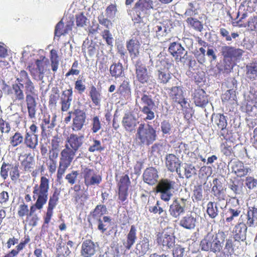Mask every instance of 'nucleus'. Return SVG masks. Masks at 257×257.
<instances>
[{
    "instance_id": "obj_26",
    "label": "nucleus",
    "mask_w": 257,
    "mask_h": 257,
    "mask_svg": "<svg viewBox=\"0 0 257 257\" xmlns=\"http://www.w3.org/2000/svg\"><path fill=\"white\" fill-rule=\"evenodd\" d=\"M246 217V222L245 223L248 227H252L254 225V221L257 220V206H249L248 208Z\"/></svg>"
},
{
    "instance_id": "obj_57",
    "label": "nucleus",
    "mask_w": 257,
    "mask_h": 257,
    "mask_svg": "<svg viewBox=\"0 0 257 257\" xmlns=\"http://www.w3.org/2000/svg\"><path fill=\"white\" fill-rule=\"evenodd\" d=\"M101 181V177L99 175L94 174L85 183L86 186H91L95 184H98Z\"/></svg>"
},
{
    "instance_id": "obj_38",
    "label": "nucleus",
    "mask_w": 257,
    "mask_h": 257,
    "mask_svg": "<svg viewBox=\"0 0 257 257\" xmlns=\"http://www.w3.org/2000/svg\"><path fill=\"white\" fill-rule=\"evenodd\" d=\"M149 212L154 214H158L161 217L167 215L166 211L161 207V202L157 200L156 203L153 206H150L148 208Z\"/></svg>"
},
{
    "instance_id": "obj_7",
    "label": "nucleus",
    "mask_w": 257,
    "mask_h": 257,
    "mask_svg": "<svg viewBox=\"0 0 257 257\" xmlns=\"http://www.w3.org/2000/svg\"><path fill=\"white\" fill-rule=\"evenodd\" d=\"M136 74L137 80L144 85H150L154 83L153 77L149 74L145 65L140 60L135 64Z\"/></svg>"
},
{
    "instance_id": "obj_16",
    "label": "nucleus",
    "mask_w": 257,
    "mask_h": 257,
    "mask_svg": "<svg viewBox=\"0 0 257 257\" xmlns=\"http://www.w3.org/2000/svg\"><path fill=\"white\" fill-rule=\"evenodd\" d=\"M158 178V172L155 168H147L144 172V181L150 185H154L157 183Z\"/></svg>"
},
{
    "instance_id": "obj_37",
    "label": "nucleus",
    "mask_w": 257,
    "mask_h": 257,
    "mask_svg": "<svg viewBox=\"0 0 257 257\" xmlns=\"http://www.w3.org/2000/svg\"><path fill=\"white\" fill-rule=\"evenodd\" d=\"M246 77L250 80L257 79V66L254 64H250L246 66Z\"/></svg>"
},
{
    "instance_id": "obj_39",
    "label": "nucleus",
    "mask_w": 257,
    "mask_h": 257,
    "mask_svg": "<svg viewBox=\"0 0 257 257\" xmlns=\"http://www.w3.org/2000/svg\"><path fill=\"white\" fill-rule=\"evenodd\" d=\"M206 212L210 218H215L219 212L217 203L209 202L207 205Z\"/></svg>"
},
{
    "instance_id": "obj_36",
    "label": "nucleus",
    "mask_w": 257,
    "mask_h": 257,
    "mask_svg": "<svg viewBox=\"0 0 257 257\" xmlns=\"http://www.w3.org/2000/svg\"><path fill=\"white\" fill-rule=\"evenodd\" d=\"M89 96L91 99L92 102L96 106L100 105V103L101 100V95L100 93L97 90L96 88L93 85L90 87Z\"/></svg>"
},
{
    "instance_id": "obj_29",
    "label": "nucleus",
    "mask_w": 257,
    "mask_h": 257,
    "mask_svg": "<svg viewBox=\"0 0 257 257\" xmlns=\"http://www.w3.org/2000/svg\"><path fill=\"white\" fill-rule=\"evenodd\" d=\"M212 121H214V123L216 124L219 128L223 131L226 128L227 122L226 116L223 114L217 113L213 114L212 115Z\"/></svg>"
},
{
    "instance_id": "obj_44",
    "label": "nucleus",
    "mask_w": 257,
    "mask_h": 257,
    "mask_svg": "<svg viewBox=\"0 0 257 257\" xmlns=\"http://www.w3.org/2000/svg\"><path fill=\"white\" fill-rule=\"evenodd\" d=\"M162 242L163 246H167L168 248L172 247L175 243V237L173 234H168L167 233H163L162 234Z\"/></svg>"
},
{
    "instance_id": "obj_18",
    "label": "nucleus",
    "mask_w": 257,
    "mask_h": 257,
    "mask_svg": "<svg viewBox=\"0 0 257 257\" xmlns=\"http://www.w3.org/2000/svg\"><path fill=\"white\" fill-rule=\"evenodd\" d=\"M121 122L125 130L128 132H133L137 124L139 123L137 121L136 117L130 113H125Z\"/></svg>"
},
{
    "instance_id": "obj_6",
    "label": "nucleus",
    "mask_w": 257,
    "mask_h": 257,
    "mask_svg": "<svg viewBox=\"0 0 257 257\" xmlns=\"http://www.w3.org/2000/svg\"><path fill=\"white\" fill-rule=\"evenodd\" d=\"M188 208V201L184 198H175L169 206V212L173 218L178 219L183 215Z\"/></svg>"
},
{
    "instance_id": "obj_2",
    "label": "nucleus",
    "mask_w": 257,
    "mask_h": 257,
    "mask_svg": "<svg viewBox=\"0 0 257 257\" xmlns=\"http://www.w3.org/2000/svg\"><path fill=\"white\" fill-rule=\"evenodd\" d=\"M158 138L156 127H154L151 122H142L137 130L136 139L140 146H149Z\"/></svg>"
},
{
    "instance_id": "obj_33",
    "label": "nucleus",
    "mask_w": 257,
    "mask_h": 257,
    "mask_svg": "<svg viewBox=\"0 0 257 257\" xmlns=\"http://www.w3.org/2000/svg\"><path fill=\"white\" fill-rule=\"evenodd\" d=\"M95 222L97 223V228L101 232L104 233L107 229L106 226L111 222V218L109 216H104L102 219L99 218L97 219H93Z\"/></svg>"
},
{
    "instance_id": "obj_17",
    "label": "nucleus",
    "mask_w": 257,
    "mask_h": 257,
    "mask_svg": "<svg viewBox=\"0 0 257 257\" xmlns=\"http://www.w3.org/2000/svg\"><path fill=\"white\" fill-rule=\"evenodd\" d=\"M72 88L71 87L62 92L60 98L62 111H66L70 108L72 101Z\"/></svg>"
},
{
    "instance_id": "obj_23",
    "label": "nucleus",
    "mask_w": 257,
    "mask_h": 257,
    "mask_svg": "<svg viewBox=\"0 0 257 257\" xmlns=\"http://www.w3.org/2000/svg\"><path fill=\"white\" fill-rule=\"evenodd\" d=\"M83 139L84 136L83 135L78 136L75 134H72L68 137L67 142L70 146V148L72 150L77 151L82 145Z\"/></svg>"
},
{
    "instance_id": "obj_27",
    "label": "nucleus",
    "mask_w": 257,
    "mask_h": 257,
    "mask_svg": "<svg viewBox=\"0 0 257 257\" xmlns=\"http://www.w3.org/2000/svg\"><path fill=\"white\" fill-rule=\"evenodd\" d=\"M137 229L135 225H132L130 230L127 235L126 241L123 242L126 249H130L137 240Z\"/></svg>"
},
{
    "instance_id": "obj_35",
    "label": "nucleus",
    "mask_w": 257,
    "mask_h": 257,
    "mask_svg": "<svg viewBox=\"0 0 257 257\" xmlns=\"http://www.w3.org/2000/svg\"><path fill=\"white\" fill-rule=\"evenodd\" d=\"M150 249L149 239L147 238H144L137 244L136 249L140 255L146 254Z\"/></svg>"
},
{
    "instance_id": "obj_45",
    "label": "nucleus",
    "mask_w": 257,
    "mask_h": 257,
    "mask_svg": "<svg viewBox=\"0 0 257 257\" xmlns=\"http://www.w3.org/2000/svg\"><path fill=\"white\" fill-rule=\"evenodd\" d=\"M157 109L156 108L140 107L141 112L146 115V117L144 118V120L146 121L152 120L155 118V113L157 111Z\"/></svg>"
},
{
    "instance_id": "obj_25",
    "label": "nucleus",
    "mask_w": 257,
    "mask_h": 257,
    "mask_svg": "<svg viewBox=\"0 0 257 257\" xmlns=\"http://www.w3.org/2000/svg\"><path fill=\"white\" fill-rule=\"evenodd\" d=\"M168 51L175 59L183 55L184 53L186 54V51L181 44L176 42L170 43Z\"/></svg>"
},
{
    "instance_id": "obj_60",
    "label": "nucleus",
    "mask_w": 257,
    "mask_h": 257,
    "mask_svg": "<svg viewBox=\"0 0 257 257\" xmlns=\"http://www.w3.org/2000/svg\"><path fill=\"white\" fill-rule=\"evenodd\" d=\"M70 165L66 164V163L59 162V166L57 171V178L58 179H61L63 177L66 170Z\"/></svg>"
},
{
    "instance_id": "obj_56",
    "label": "nucleus",
    "mask_w": 257,
    "mask_h": 257,
    "mask_svg": "<svg viewBox=\"0 0 257 257\" xmlns=\"http://www.w3.org/2000/svg\"><path fill=\"white\" fill-rule=\"evenodd\" d=\"M130 180L127 175L122 176L118 183L119 189H128Z\"/></svg>"
},
{
    "instance_id": "obj_55",
    "label": "nucleus",
    "mask_w": 257,
    "mask_h": 257,
    "mask_svg": "<svg viewBox=\"0 0 257 257\" xmlns=\"http://www.w3.org/2000/svg\"><path fill=\"white\" fill-rule=\"evenodd\" d=\"M102 37L105 40L106 44L112 48L113 45V38L111 33L108 30H105L102 32Z\"/></svg>"
},
{
    "instance_id": "obj_50",
    "label": "nucleus",
    "mask_w": 257,
    "mask_h": 257,
    "mask_svg": "<svg viewBox=\"0 0 257 257\" xmlns=\"http://www.w3.org/2000/svg\"><path fill=\"white\" fill-rule=\"evenodd\" d=\"M10 143L14 147H17L23 142L24 138L20 133H16L10 139Z\"/></svg>"
},
{
    "instance_id": "obj_64",
    "label": "nucleus",
    "mask_w": 257,
    "mask_h": 257,
    "mask_svg": "<svg viewBox=\"0 0 257 257\" xmlns=\"http://www.w3.org/2000/svg\"><path fill=\"white\" fill-rule=\"evenodd\" d=\"M185 249L183 247H182L180 245H176L173 250V257H183Z\"/></svg>"
},
{
    "instance_id": "obj_32",
    "label": "nucleus",
    "mask_w": 257,
    "mask_h": 257,
    "mask_svg": "<svg viewBox=\"0 0 257 257\" xmlns=\"http://www.w3.org/2000/svg\"><path fill=\"white\" fill-rule=\"evenodd\" d=\"M24 143L27 147L32 149H35L38 144L37 135L27 132L24 139Z\"/></svg>"
},
{
    "instance_id": "obj_40",
    "label": "nucleus",
    "mask_w": 257,
    "mask_h": 257,
    "mask_svg": "<svg viewBox=\"0 0 257 257\" xmlns=\"http://www.w3.org/2000/svg\"><path fill=\"white\" fill-rule=\"evenodd\" d=\"M107 212L106 207L104 205H97L90 214L93 219L101 218V216Z\"/></svg>"
},
{
    "instance_id": "obj_10",
    "label": "nucleus",
    "mask_w": 257,
    "mask_h": 257,
    "mask_svg": "<svg viewBox=\"0 0 257 257\" xmlns=\"http://www.w3.org/2000/svg\"><path fill=\"white\" fill-rule=\"evenodd\" d=\"M154 2L152 0H139L134 7L136 14L147 17L150 15V10L153 9Z\"/></svg>"
},
{
    "instance_id": "obj_28",
    "label": "nucleus",
    "mask_w": 257,
    "mask_h": 257,
    "mask_svg": "<svg viewBox=\"0 0 257 257\" xmlns=\"http://www.w3.org/2000/svg\"><path fill=\"white\" fill-rule=\"evenodd\" d=\"M233 63L230 62V61H224L223 59L222 63H218L216 66V68L217 71V73L220 74H228L230 72L231 70L233 69Z\"/></svg>"
},
{
    "instance_id": "obj_14",
    "label": "nucleus",
    "mask_w": 257,
    "mask_h": 257,
    "mask_svg": "<svg viewBox=\"0 0 257 257\" xmlns=\"http://www.w3.org/2000/svg\"><path fill=\"white\" fill-rule=\"evenodd\" d=\"M243 215H240V218H241V220L242 219ZM247 225H246L244 222L242 221H241V219H239L238 223L236 224L234 229V238H236L237 239L240 240L242 241L243 243V240H246V232L247 229Z\"/></svg>"
},
{
    "instance_id": "obj_42",
    "label": "nucleus",
    "mask_w": 257,
    "mask_h": 257,
    "mask_svg": "<svg viewBox=\"0 0 257 257\" xmlns=\"http://www.w3.org/2000/svg\"><path fill=\"white\" fill-rule=\"evenodd\" d=\"M55 116H54L50 122V116L48 117H45L43 119V122L41 124V127L42 130V132H44L46 131H51L53 129L54 126H55Z\"/></svg>"
},
{
    "instance_id": "obj_31",
    "label": "nucleus",
    "mask_w": 257,
    "mask_h": 257,
    "mask_svg": "<svg viewBox=\"0 0 257 257\" xmlns=\"http://www.w3.org/2000/svg\"><path fill=\"white\" fill-rule=\"evenodd\" d=\"M109 72L112 77L118 78L121 76L123 72L122 64L119 62L113 63L110 66Z\"/></svg>"
},
{
    "instance_id": "obj_4",
    "label": "nucleus",
    "mask_w": 257,
    "mask_h": 257,
    "mask_svg": "<svg viewBox=\"0 0 257 257\" xmlns=\"http://www.w3.org/2000/svg\"><path fill=\"white\" fill-rule=\"evenodd\" d=\"M176 183L169 179H161L156 186V192L160 193V198L165 202H168L175 193Z\"/></svg>"
},
{
    "instance_id": "obj_54",
    "label": "nucleus",
    "mask_w": 257,
    "mask_h": 257,
    "mask_svg": "<svg viewBox=\"0 0 257 257\" xmlns=\"http://www.w3.org/2000/svg\"><path fill=\"white\" fill-rule=\"evenodd\" d=\"M236 98L235 91L233 89H229L222 94L221 99L222 101H233Z\"/></svg>"
},
{
    "instance_id": "obj_15",
    "label": "nucleus",
    "mask_w": 257,
    "mask_h": 257,
    "mask_svg": "<svg viewBox=\"0 0 257 257\" xmlns=\"http://www.w3.org/2000/svg\"><path fill=\"white\" fill-rule=\"evenodd\" d=\"M170 90V96L173 101L179 103L181 106L183 107L187 103V101L183 95V87L174 86L171 88Z\"/></svg>"
},
{
    "instance_id": "obj_30",
    "label": "nucleus",
    "mask_w": 257,
    "mask_h": 257,
    "mask_svg": "<svg viewBox=\"0 0 257 257\" xmlns=\"http://www.w3.org/2000/svg\"><path fill=\"white\" fill-rule=\"evenodd\" d=\"M23 89V84L20 82H17V83L12 85V90L16 100L18 101H23L24 100L25 93Z\"/></svg>"
},
{
    "instance_id": "obj_47",
    "label": "nucleus",
    "mask_w": 257,
    "mask_h": 257,
    "mask_svg": "<svg viewBox=\"0 0 257 257\" xmlns=\"http://www.w3.org/2000/svg\"><path fill=\"white\" fill-rule=\"evenodd\" d=\"M156 75L158 76L160 82L163 83H167L171 78L169 73L164 69L158 70Z\"/></svg>"
},
{
    "instance_id": "obj_8",
    "label": "nucleus",
    "mask_w": 257,
    "mask_h": 257,
    "mask_svg": "<svg viewBox=\"0 0 257 257\" xmlns=\"http://www.w3.org/2000/svg\"><path fill=\"white\" fill-rule=\"evenodd\" d=\"M220 53L223 57L224 61L233 63V59H238L241 57L244 51L239 48L224 45L220 47Z\"/></svg>"
},
{
    "instance_id": "obj_22",
    "label": "nucleus",
    "mask_w": 257,
    "mask_h": 257,
    "mask_svg": "<svg viewBox=\"0 0 257 257\" xmlns=\"http://www.w3.org/2000/svg\"><path fill=\"white\" fill-rule=\"evenodd\" d=\"M126 48L131 57L134 59L139 55L140 43L137 39H132L126 42Z\"/></svg>"
},
{
    "instance_id": "obj_12",
    "label": "nucleus",
    "mask_w": 257,
    "mask_h": 257,
    "mask_svg": "<svg viewBox=\"0 0 257 257\" xmlns=\"http://www.w3.org/2000/svg\"><path fill=\"white\" fill-rule=\"evenodd\" d=\"M73 114H75V117L73 119L72 130L74 131H80L85 122V112L76 109L74 110Z\"/></svg>"
},
{
    "instance_id": "obj_43",
    "label": "nucleus",
    "mask_w": 257,
    "mask_h": 257,
    "mask_svg": "<svg viewBox=\"0 0 257 257\" xmlns=\"http://www.w3.org/2000/svg\"><path fill=\"white\" fill-rule=\"evenodd\" d=\"M183 168L184 170V175L187 179L197 174V169L192 164L185 163Z\"/></svg>"
},
{
    "instance_id": "obj_53",
    "label": "nucleus",
    "mask_w": 257,
    "mask_h": 257,
    "mask_svg": "<svg viewBox=\"0 0 257 257\" xmlns=\"http://www.w3.org/2000/svg\"><path fill=\"white\" fill-rule=\"evenodd\" d=\"M187 23L193 27L196 30L201 32L203 29V25L201 23L196 19L192 17L188 18L187 19Z\"/></svg>"
},
{
    "instance_id": "obj_34",
    "label": "nucleus",
    "mask_w": 257,
    "mask_h": 257,
    "mask_svg": "<svg viewBox=\"0 0 257 257\" xmlns=\"http://www.w3.org/2000/svg\"><path fill=\"white\" fill-rule=\"evenodd\" d=\"M241 213V208L240 207L235 208L230 207L228 208L225 215L227 216L226 221L231 222L234 218L238 217Z\"/></svg>"
},
{
    "instance_id": "obj_20",
    "label": "nucleus",
    "mask_w": 257,
    "mask_h": 257,
    "mask_svg": "<svg viewBox=\"0 0 257 257\" xmlns=\"http://www.w3.org/2000/svg\"><path fill=\"white\" fill-rule=\"evenodd\" d=\"M196 222V215L190 213L182 217L179 224L185 229H192L195 228Z\"/></svg>"
},
{
    "instance_id": "obj_11",
    "label": "nucleus",
    "mask_w": 257,
    "mask_h": 257,
    "mask_svg": "<svg viewBox=\"0 0 257 257\" xmlns=\"http://www.w3.org/2000/svg\"><path fill=\"white\" fill-rule=\"evenodd\" d=\"M142 107L151 108L157 109V104H156V95L151 92L143 91L140 92Z\"/></svg>"
},
{
    "instance_id": "obj_13",
    "label": "nucleus",
    "mask_w": 257,
    "mask_h": 257,
    "mask_svg": "<svg viewBox=\"0 0 257 257\" xmlns=\"http://www.w3.org/2000/svg\"><path fill=\"white\" fill-rule=\"evenodd\" d=\"M232 172L238 177H242L247 175L250 169L247 166L238 160L234 161L230 163Z\"/></svg>"
},
{
    "instance_id": "obj_46",
    "label": "nucleus",
    "mask_w": 257,
    "mask_h": 257,
    "mask_svg": "<svg viewBox=\"0 0 257 257\" xmlns=\"http://www.w3.org/2000/svg\"><path fill=\"white\" fill-rule=\"evenodd\" d=\"M131 90L129 82L126 80H124L122 82L118 89V92L124 96L130 95Z\"/></svg>"
},
{
    "instance_id": "obj_24",
    "label": "nucleus",
    "mask_w": 257,
    "mask_h": 257,
    "mask_svg": "<svg viewBox=\"0 0 257 257\" xmlns=\"http://www.w3.org/2000/svg\"><path fill=\"white\" fill-rule=\"evenodd\" d=\"M66 148L61 152L60 162L70 165L76 151L70 148L68 145H66Z\"/></svg>"
},
{
    "instance_id": "obj_52",
    "label": "nucleus",
    "mask_w": 257,
    "mask_h": 257,
    "mask_svg": "<svg viewBox=\"0 0 257 257\" xmlns=\"http://www.w3.org/2000/svg\"><path fill=\"white\" fill-rule=\"evenodd\" d=\"M232 242L234 250H237V252H239V251H242L243 248L247 245V243L245 240H244L243 243L242 241L237 239L236 238H234V240H232Z\"/></svg>"
},
{
    "instance_id": "obj_19",
    "label": "nucleus",
    "mask_w": 257,
    "mask_h": 257,
    "mask_svg": "<svg viewBox=\"0 0 257 257\" xmlns=\"http://www.w3.org/2000/svg\"><path fill=\"white\" fill-rule=\"evenodd\" d=\"M96 246L91 240L84 241L81 245V254L83 257H91L96 251Z\"/></svg>"
},
{
    "instance_id": "obj_9",
    "label": "nucleus",
    "mask_w": 257,
    "mask_h": 257,
    "mask_svg": "<svg viewBox=\"0 0 257 257\" xmlns=\"http://www.w3.org/2000/svg\"><path fill=\"white\" fill-rule=\"evenodd\" d=\"M182 162L176 155L173 154H167L165 157V165L168 171L171 172H176L181 177V165Z\"/></svg>"
},
{
    "instance_id": "obj_58",
    "label": "nucleus",
    "mask_w": 257,
    "mask_h": 257,
    "mask_svg": "<svg viewBox=\"0 0 257 257\" xmlns=\"http://www.w3.org/2000/svg\"><path fill=\"white\" fill-rule=\"evenodd\" d=\"M76 23L78 27H84L88 23V20L83 14H80L76 16Z\"/></svg>"
},
{
    "instance_id": "obj_3",
    "label": "nucleus",
    "mask_w": 257,
    "mask_h": 257,
    "mask_svg": "<svg viewBox=\"0 0 257 257\" xmlns=\"http://www.w3.org/2000/svg\"><path fill=\"white\" fill-rule=\"evenodd\" d=\"M224 239L219 235L208 232L201 241L200 246L202 250L218 254L222 250Z\"/></svg>"
},
{
    "instance_id": "obj_21",
    "label": "nucleus",
    "mask_w": 257,
    "mask_h": 257,
    "mask_svg": "<svg viewBox=\"0 0 257 257\" xmlns=\"http://www.w3.org/2000/svg\"><path fill=\"white\" fill-rule=\"evenodd\" d=\"M193 99L196 105L201 107H204L208 102L206 94L202 89L195 91Z\"/></svg>"
},
{
    "instance_id": "obj_41",
    "label": "nucleus",
    "mask_w": 257,
    "mask_h": 257,
    "mask_svg": "<svg viewBox=\"0 0 257 257\" xmlns=\"http://www.w3.org/2000/svg\"><path fill=\"white\" fill-rule=\"evenodd\" d=\"M26 158L22 161V165L24 167L25 171H30L34 166V158L31 154H26Z\"/></svg>"
},
{
    "instance_id": "obj_48",
    "label": "nucleus",
    "mask_w": 257,
    "mask_h": 257,
    "mask_svg": "<svg viewBox=\"0 0 257 257\" xmlns=\"http://www.w3.org/2000/svg\"><path fill=\"white\" fill-rule=\"evenodd\" d=\"M246 112L251 116L257 117V102H247L245 106Z\"/></svg>"
},
{
    "instance_id": "obj_1",
    "label": "nucleus",
    "mask_w": 257,
    "mask_h": 257,
    "mask_svg": "<svg viewBox=\"0 0 257 257\" xmlns=\"http://www.w3.org/2000/svg\"><path fill=\"white\" fill-rule=\"evenodd\" d=\"M16 82H20L22 83L23 88L25 89L29 117L31 119L35 118L37 110L36 98L38 94L34 83L31 80L28 73L25 70L20 71L16 79Z\"/></svg>"
},
{
    "instance_id": "obj_61",
    "label": "nucleus",
    "mask_w": 257,
    "mask_h": 257,
    "mask_svg": "<svg viewBox=\"0 0 257 257\" xmlns=\"http://www.w3.org/2000/svg\"><path fill=\"white\" fill-rule=\"evenodd\" d=\"M92 127L91 130L94 133H97L101 127V124L99 117L97 116H94L92 119Z\"/></svg>"
},
{
    "instance_id": "obj_51",
    "label": "nucleus",
    "mask_w": 257,
    "mask_h": 257,
    "mask_svg": "<svg viewBox=\"0 0 257 257\" xmlns=\"http://www.w3.org/2000/svg\"><path fill=\"white\" fill-rule=\"evenodd\" d=\"M13 168V165L3 162L1 168L0 175L1 177L6 180L8 177V172Z\"/></svg>"
},
{
    "instance_id": "obj_59",
    "label": "nucleus",
    "mask_w": 257,
    "mask_h": 257,
    "mask_svg": "<svg viewBox=\"0 0 257 257\" xmlns=\"http://www.w3.org/2000/svg\"><path fill=\"white\" fill-rule=\"evenodd\" d=\"M171 127V124L167 120H164L161 123V131L162 132L164 135H169L170 134Z\"/></svg>"
},
{
    "instance_id": "obj_63",
    "label": "nucleus",
    "mask_w": 257,
    "mask_h": 257,
    "mask_svg": "<svg viewBox=\"0 0 257 257\" xmlns=\"http://www.w3.org/2000/svg\"><path fill=\"white\" fill-rule=\"evenodd\" d=\"M245 181V184L249 189H253L256 187L257 180L253 177H247Z\"/></svg>"
},
{
    "instance_id": "obj_49",
    "label": "nucleus",
    "mask_w": 257,
    "mask_h": 257,
    "mask_svg": "<svg viewBox=\"0 0 257 257\" xmlns=\"http://www.w3.org/2000/svg\"><path fill=\"white\" fill-rule=\"evenodd\" d=\"M203 189L202 185L194 186L193 200L194 201H201L203 198Z\"/></svg>"
},
{
    "instance_id": "obj_5",
    "label": "nucleus",
    "mask_w": 257,
    "mask_h": 257,
    "mask_svg": "<svg viewBox=\"0 0 257 257\" xmlns=\"http://www.w3.org/2000/svg\"><path fill=\"white\" fill-rule=\"evenodd\" d=\"M49 189V181L48 179L44 176L41 177L40 185L36 184L33 188V199L45 205L48 198Z\"/></svg>"
},
{
    "instance_id": "obj_62",
    "label": "nucleus",
    "mask_w": 257,
    "mask_h": 257,
    "mask_svg": "<svg viewBox=\"0 0 257 257\" xmlns=\"http://www.w3.org/2000/svg\"><path fill=\"white\" fill-rule=\"evenodd\" d=\"M64 23L62 21H60L56 26L55 29V36L60 37L61 35L66 34V32H63Z\"/></svg>"
}]
</instances>
